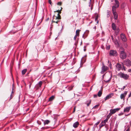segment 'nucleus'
<instances>
[{"mask_svg": "<svg viewBox=\"0 0 131 131\" xmlns=\"http://www.w3.org/2000/svg\"><path fill=\"white\" fill-rule=\"evenodd\" d=\"M118 75L121 78H123L125 80H127L129 77L128 75L121 72L119 73L118 74Z\"/></svg>", "mask_w": 131, "mask_h": 131, "instance_id": "1", "label": "nucleus"}, {"mask_svg": "<svg viewBox=\"0 0 131 131\" xmlns=\"http://www.w3.org/2000/svg\"><path fill=\"white\" fill-rule=\"evenodd\" d=\"M122 51H121L120 54V56L121 58L122 59H125L126 57V55L124 52V48H122Z\"/></svg>", "mask_w": 131, "mask_h": 131, "instance_id": "2", "label": "nucleus"}, {"mask_svg": "<svg viewBox=\"0 0 131 131\" xmlns=\"http://www.w3.org/2000/svg\"><path fill=\"white\" fill-rule=\"evenodd\" d=\"M109 54L111 56H116L117 55V52L115 50H111L110 51Z\"/></svg>", "mask_w": 131, "mask_h": 131, "instance_id": "3", "label": "nucleus"}, {"mask_svg": "<svg viewBox=\"0 0 131 131\" xmlns=\"http://www.w3.org/2000/svg\"><path fill=\"white\" fill-rule=\"evenodd\" d=\"M127 91H125L124 93L122 94L120 96L121 99H123V101H124L125 98L127 95Z\"/></svg>", "mask_w": 131, "mask_h": 131, "instance_id": "4", "label": "nucleus"}, {"mask_svg": "<svg viewBox=\"0 0 131 131\" xmlns=\"http://www.w3.org/2000/svg\"><path fill=\"white\" fill-rule=\"evenodd\" d=\"M124 63L125 65L128 67H129L131 66V61L129 59L125 60L124 61Z\"/></svg>", "mask_w": 131, "mask_h": 131, "instance_id": "5", "label": "nucleus"}, {"mask_svg": "<svg viewBox=\"0 0 131 131\" xmlns=\"http://www.w3.org/2000/svg\"><path fill=\"white\" fill-rule=\"evenodd\" d=\"M113 93H110L108 95H107L104 98V100L106 101L107 100L109 99L110 98H111L112 96L113 95Z\"/></svg>", "mask_w": 131, "mask_h": 131, "instance_id": "6", "label": "nucleus"}, {"mask_svg": "<svg viewBox=\"0 0 131 131\" xmlns=\"http://www.w3.org/2000/svg\"><path fill=\"white\" fill-rule=\"evenodd\" d=\"M108 69V67L104 65H103L102 67V71L101 72V74H103L104 72L106 71Z\"/></svg>", "mask_w": 131, "mask_h": 131, "instance_id": "7", "label": "nucleus"}, {"mask_svg": "<svg viewBox=\"0 0 131 131\" xmlns=\"http://www.w3.org/2000/svg\"><path fill=\"white\" fill-rule=\"evenodd\" d=\"M116 69L117 71H119L122 69V66L119 63H117L116 65Z\"/></svg>", "mask_w": 131, "mask_h": 131, "instance_id": "8", "label": "nucleus"}, {"mask_svg": "<svg viewBox=\"0 0 131 131\" xmlns=\"http://www.w3.org/2000/svg\"><path fill=\"white\" fill-rule=\"evenodd\" d=\"M121 37L122 40L123 41H126V38L125 35L122 34L121 35Z\"/></svg>", "mask_w": 131, "mask_h": 131, "instance_id": "9", "label": "nucleus"}, {"mask_svg": "<svg viewBox=\"0 0 131 131\" xmlns=\"http://www.w3.org/2000/svg\"><path fill=\"white\" fill-rule=\"evenodd\" d=\"M89 32L88 30H86L83 35L82 37L84 39H85L86 37L88 34Z\"/></svg>", "mask_w": 131, "mask_h": 131, "instance_id": "10", "label": "nucleus"}, {"mask_svg": "<svg viewBox=\"0 0 131 131\" xmlns=\"http://www.w3.org/2000/svg\"><path fill=\"white\" fill-rule=\"evenodd\" d=\"M130 108H131L130 106L126 107V108H124V112H128L130 110Z\"/></svg>", "mask_w": 131, "mask_h": 131, "instance_id": "11", "label": "nucleus"}, {"mask_svg": "<svg viewBox=\"0 0 131 131\" xmlns=\"http://www.w3.org/2000/svg\"><path fill=\"white\" fill-rule=\"evenodd\" d=\"M111 115H112L111 114V113H109L107 116L106 119L104 120V122L106 123L107 122L108 119L110 118Z\"/></svg>", "mask_w": 131, "mask_h": 131, "instance_id": "12", "label": "nucleus"}, {"mask_svg": "<svg viewBox=\"0 0 131 131\" xmlns=\"http://www.w3.org/2000/svg\"><path fill=\"white\" fill-rule=\"evenodd\" d=\"M115 6H116V7H118L119 5V2L117 0H115Z\"/></svg>", "mask_w": 131, "mask_h": 131, "instance_id": "13", "label": "nucleus"}, {"mask_svg": "<svg viewBox=\"0 0 131 131\" xmlns=\"http://www.w3.org/2000/svg\"><path fill=\"white\" fill-rule=\"evenodd\" d=\"M79 125V123L77 121L74 123L73 125V126L75 128L77 127Z\"/></svg>", "mask_w": 131, "mask_h": 131, "instance_id": "14", "label": "nucleus"}, {"mask_svg": "<svg viewBox=\"0 0 131 131\" xmlns=\"http://www.w3.org/2000/svg\"><path fill=\"white\" fill-rule=\"evenodd\" d=\"M112 29L114 31H115L116 30V25L114 23L112 24Z\"/></svg>", "mask_w": 131, "mask_h": 131, "instance_id": "15", "label": "nucleus"}, {"mask_svg": "<svg viewBox=\"0 0 131 131\" xmlns=\"http://www.w3.org/2000/svg\"><path fill=\"white\" fill-rule=\"evenodd\" d=\"M116 6H113L112 7V11L113 13H116V8H117Z\"/></svg>", "mask_w": 131, "mask_h": 131, "instance_id": "16", "label": "nucleus"}, {"mask_svg": "<svg viewBox=\"0 0 131 131\" xmlns=\"http://www.w3.org/2000/svg\"><path fill=\"white\" fill-rule=\"evenodd\" d=\"M50 122V121L48 120H45L43 122L44 125H45L46 124H48Z\"/></svg>", "mask_w": 131, "mask_h": 131, "instance_id": "17", "label": "nucleus"}, {"mask_svg": "<svg viewBox=\"0 0 131 131\" xmlns=\"http://www.w3.org/2000/svg\"><path fill=\"white\" fill-rule=\"evenodd\" d=\"M114 16V19H117V14L116 13H113Z\"/></svg>", "mask_w": 131, "mask_h": 131, "instance_id": "18", "label": "nucleus"}, {"mask_svg": "<svg viewBox=\"0 0 131 131\" xmlns=\"http://www.w3.org/2000/svg\"><path fill=\"white\" fill-rule=\"evenodd\" d=\"M110 113H111V115H112V114H113L114 113H115L116 112L115 110L114 109H113L112 110H110Z\"/></svg>", "mask_w": 131, "mask_h": 131, "instance_id": "19", "label": "nucleus"}, {"mask_svg": "<svg viewBox=\"0 0 131 131\" xmlns=\"http://www.w3.org/2000/svg\"><path fill=\"white\" fill-rule=\"evenodd\" d=\"M59 13L57 14V16L56 17V18L55 19H61V16L59 15Z\"/></svg>", "mask_w": 131, "mask_h": 131, "instance_id": "20", "label": "nucleus"}, {"mask_svg": "<svg viewBox=\"0 0 131 131\" xmlns=\"http://www.w3.org/2000/svg\"><path fill=\"white\" fill-rule=\"evenodd\" d=\"M113 41L115 45H119L118 40L117 39H115Z\"/></svg>", "mask_w": 131, "mask_h": 131, "instance_id": "21", "label": "nucleus"}, {"mask_svg": "<svg viewBox=\"0 0 131 131\" xmlns=\"http://www.w3.org/2000/svg\"><path fill=\"white\" fill-rule=\"evenodd\" d=\"M54 96L53 95H52L50 97L49 99V101H52L54 99Z\"/></svg>", "mask_w": 131, "mask_h": 131, "instance_id": "22", "label": "nucleus"}, {"mask_svg": "<svg viewBox=\"0 0 131 131\" xmlns=\"http://www.w3.org/2000/svg\"><path fill=\"white\" fill-rule=\"evenodd\" d=\"M27 71V70L26 69H25L24 70H23L21 72L22 74L23 75Z\"/></svg>", "mask_w": 131, "mask_h": 131, "instance_id": "23", "label": "nucleus"}, {"mask_svg": "<svg viewBox=\"0 0 131 131\" xmlns=\"http://www.w3.org/2000/svg\"><path fill=\"white\" fill-rule=\"evenodd\" d=\"M12 86H13L12 90V92H11V94L10 97V99H11L12 98V94H13L14 93V92L13 91V88L14 87V85L13 84Z\"/></svg>", "mask_w": 131, "mask_h": 131, "instance_id": "24", "label": "nucleus"}, {"mask_svg": "<svg viewBox=\"0 0 131 131\" xmlns=\"http://www.w3.org/2000/svg\"><path fill=\"white\" fill-rule=\"evenodd\" d=\"M102 93L101 91H99V92L98 93H97V95L99 97H100L102 94Z\"/></svg>", "mask_w": 131, "mask_h": 131, "instance_id": "25", "label": "nucleus"}, {"mask_svg": "<svg viewBox=\"0 0 131 131\" xmlns=\"http://www.w3.org/2000/svg\"><path fill=\"white\" fill-rule=\"evenodd\" d=\"M115 34L116 35H117L118 33V32L119 31V29L117 28L115 30Z\"/></svg>", "mask_w": 131, "mask_h": 131, "instance_id": "26", "label": "nucleus"}, {"mask_svg": "<svg viewBox=\"0 0 131 131\" xmlns=\"http://www.w3.org/2000/svg\"><path fill=\"white\" fill-rule=\"evenodd\" d=\"M80 31L79 30H77L76 31V35H76L77 36H79V33Z\"/></svg>", "mask_w": 131, "mask_h": 131, "instance_id": "27", "label": "nucleus"}, {"mask_svg": "<svg viewBox=\"0 0 131 131\" xmlns=\"http://www.w3.org/2000/svg\"><path fill=\"white\" fill-rule=\"evenodd\" d=\"M98 18V15H96L95 17V21H97V23H98L99 22V21L97 20V19Z\"/></svg>", "mask_w": 131, "mask_h": 131, "instance_id": "28", "label": "nucleus"}, {"mask_svg": "<svg viewBox=\"0 0 131 131\" xmlns=\"http://www.w3.org/2000/svg\"><path fill=\"white\" fill-rule=\"evenodd\" d=\"M105 122H104L103 123V124H102V123H101L100 125V128H101L102 127L104 126L105 124Z\"/></svg>", "mask_w": 131, "mask_h": 131, "instance_id": "29", "label": "nucleus"}, {"mask_svg": "<svg viewBox=\"0 0 131 131\" xmlns=\"http://www.w3.org/2000/svg\"><path fill=\"white\" fill-rule=\"evenodd\" d=\"M110 11L108 10L107 11V17H110Z\"/></svg>", "mask_w": 131, "mask_h": 131, "instance_id": "30", "label": "nucleus"}, {"mask_svg": "<svg viewBox=\"0 0 131 131\" xmlns=\"http://www.w3.org/2000/svg\"><path fill=\"white\" fill-rule=\"evenodd\" d=\"M57 20H57L56 21L52 20V23L54 22V23H55L57 24L60 21V20H59V19H57Z\"/></svg>", "mask_w": 131, "mask_h": 131, "instance_id": "31", "label": "nucleus"}, {"mask_svg": "<svg viewBox=\"0 0 131 131\" xmlns=\"http://www.w3.org/2000/svg\"><path fill=\"white\" fill-rule=\"evenodd\" d=\"M100 122L99 121L98 122L96 123L94 125V126L96 127H97V125Z\"/></svg>", "mask_w": 131, "mask_h": 131, "instance_id": "32", "label": "nucleus"}, {"mask_svg": "<svg viewBox=\"0 0 131 131\" xmlns=\"http://www.w3.org/2000/svg\"><path fill=\"white\" fill-rule=\"evenodd\" d=\"M99 106V105H96L95 106H94L93 108L95 109L96 108L98 107Z\"/></svg>", "mask_w": 131, "mask_h": 131, "instance_id": "33", "label": "nucleus"}, {"mask_svg": "<svg viewBox=\"0 0 131 131\" xmlns=\"http://www.w3.org/2000/svg\"><path fill=\"white\" fill-rule=\"evenodd\" d=\"M116 112L117 111H118L120 109V108H117L115 109H114Z\"/></svg>", "mask_w": 131, "mask_h": 131, "instance_id": "34", "label": "nucleus"}, {"mask_svg": "<svg viewBox=\"0 0 131 131\" xmlns=\"http://www.w3.org/2000/svg\"><path fill=\"white\" fill-rule=\"evenodd\" d=\"M116 112L117 111H118L120 109V108H117L115 109H114Z\"/></svg>", "mask_w": 131, "mask_h": 131, "instance_id": "35", "label": "nucleus"}, {"mask_svg": "<svg viewBox=\"0 0 131 131\" xmlns=\"http://www.w3.org/2000/svg\"><path fill=\"white\" fill-rule=\"evenodd\" d=\"M42 82L41 81H40L39 83H38V84H39V85L40 86H41L42 85Z\"/></svg>", "mask_w": 131, "mask_h": 131, "instance_id": "36", "label": "nucleus"}, {"mask_svg": "<svg viewBox=\"0 0 131 131\" xmlns=\"http://www.w3.org/2000/svg\"><path fill=\"white\" fill-rule=\"evenodd\" d=\"M91 103V100H90L89 102L88 103H87V105L88 106H89V105Z\"/></svg>", "mask_w": 131, "mask_h": 131, "instance_id": "37", "label": "nucleus"}, {"mask_svg": "<svg viewBox=\"0 0 131 131\" xmlns=\"http://www.w3.org/2000/svg\"><path fill=\"white\" fill-rule=\"evenodd\" d=\"M122 70H124V71H125L126 70L125 67L123 66V68H122Z\"/></svg>", "mask_w": 131, "mask_h": 131, "instance_id": "38", "label": "nucleus"}, {"mask_svg": "<svg viewBox=\"0 0 131 131\" xmlns=\"http://www.w3.org/2000/svg\"><path fill=\"white\" fill-rule=\"evenodd\" d=\"M61 9L60 10H59L56 11H54V12H58L59 13H61Z\"/></svg>", "mask_w": 131, "mask_h": 131, "instance_id": "39", "label": "nucleus"}, {"mask_svg": "<svg viewBox=\"0 0 131 131\" xmlns=\"http://www.w3.org/2000/svg\"><path fill=\"white\" fill-rule=\"evenodd\" d=\"M109 67H110V68L111 69V68H112V64H111V63H109Z\"/></svg>", "mask_w": 131, "mask_h": 131, "instance_id": "40", "label": "nucleus"}, {"mask_svg": "<svg viewBox=\"0 0 131 131\" xmlns=\"http://www.w3.org/2000/svg\"><path fill=\"white\" fill-rule=\"evenodd\" d=\"M125 86H123V88H121V90H124V89H125Z\"/></svg>", "mask_w": 131, "mask_h": 131, "instance_id": "41", "label": "nucleus"}, {"mask_svg": "<svg viewBox=\"0 0 131 131\" xmlns=\"http://www.w3.org/2000/svg\"><path fill=\"white\" fill-rule=\"evenodd\" d=\"M77 36L76 35H75V36H74V40H76V37H77Z\"/></svg>", "mask_w": 131, "mask_h": 131, "instance_id": "42", "label": "nucleus"}, {"mask_svg": "<svg viewBox=\"0 0 131 131\" xmlns=\"http://www.w3.org/2000/svg\"><path fill=\"white\" fill-rule=\"evenodd\" d=\"M96 127L95 126H94L93 127V128H92V130L93 131H94L95 130V128Z\"/></svg>", "mask_w": 131, "mask_h": 131, "instance_id": "43", "label": "nucleus"}, {"mask_svg": "<svg viewBox=\"0 0 131 131\" xmlns=\"http://www.w3.org/2000/svg\"><path fill=\"white\" fill-rule=\"evenodd\" d=\"M93 97L94 98H96L97 97V95L96 94H94L93 95Z\"/></svg>", "mask_w": 131, "mask_h": 131, "instance_id": "44", "label": "nucleus"}, {"mask_svg": "<svg viewBox=\"0 0 131 131\" xmlns=\"http://www.w3.org/2000/svg\"><path fill=\"white\" fill-rule=\"evenodd\" d=\"M131 96V91L129 94L128 95V97H129Z\"/></svg>", "mask_w": 131, "mask_h": 131, "instance_id": "45", "label": "nucleus"}, {"mask_svg": "<svg viewBox=\"0 0 131 131\" xmlns=\"http://www.w3.org/2000/svg\"><path fill=\"white\" fill-rule=\"evenodd\" d=\"M111 38H112V40L113 41H114V37H113V36H111Z\"/></svg>", "mask_w": 131, "mask_h": 131, "instance_id": "46", "label": "nucleus"}, {"mask_svg": "<svg viewBox=\"0 0 131 131\" xmlns=\"http://www.w3.org/2000/svg\"><path fill=\"white\" fill-rule=\"evenodd\" d=\"M58 5H60L61 4V3L60 2H58Z\"/></svg>", "mask_w": 131, "mask_h": 131, "instance_id": "47", "label": "nucleus"}, {"mask_svg": "<svg viewBox=\"0 0 131 131\" xmlns=\"http://www.w3.org/2000/svg\"><path fill=\"white\" fill-rule=\"evenodd\" d=\"M123 114V113H120L119 114H118L119 115H122Z\"/></svg>", "mask_w": 131, "mask_h": 131, "instance_id": "48", "label": "nucleus"}, {"mask_svg": "<svg viewBox=\"0 0 131 131\" xmlns=\"http://www.w3.org/2000/svg\"><path fill=\"white\" fill-rule=\"evenodd\" d=\"M54 122H56V120H57L56 118H54Z\"/></svg>", "mask_w": 131, "mask_h": 131, "instance_id": "49", "label": "nucleus"}, {"mask_svg": "<svg viewBox=\"0 0 131 131\" xmlns=\"http://www.w3.org/2000/svg\"><path fill=\"white\" fill-rule=\"evenodd\" d=\"M75 107H74V110H73V113H74L75 112Z\"/></svg>", "mask_w": 131, "mask_h": 131, "instance_id": "50", "label": "nucleus"}, {"mask_svg": "<svg viewBox=\"0 0 131 131\" xmlns=\"http://www.w3.org/2000/svg\"><path fill=\"white\" fill-rule=\"evenodd\" d=\"M49 2L50 4H51V0H49Z\"/></svg>", "mask_w": 131, "mask_h": 131, "instance_id": "51", "label": "nucleus"}, {"mask_svg": "<svg viewBox=\"0 0 131 131\" xmlns=\"http://www.w3.org/2000/svg\"><path fill=\"white\" fill-rule=\"evenodd\" d=\"M91 0H90V2H89V3L90 4L89 5V6H90V4L91 3Z\"/></svg>", "mask_w": 131, "mask_h": 131, "instance_id": "52", "label": "nucleus"}, {"mask_svg": "<svg viewBox=\"0 0 131 131\" xmlns=\"http://www.w3.org/2000/svg\"><path fill=\"white\" fill-rule=\"evenodd\" d=\"M126 131H130V129L129 128H128Z\"/></svg>", "mask_w": 131, "mask_h": 131, "instance_id": "53", "label": "nucleus"}, {"mask_svg": "<svg viewBox=\"0 0 131 131\" xmlns=\"http://www.w3.org/2000/svg\"><path fill=\"white\" fill-rule=\"evenodd\" d=\"M128 71L129 72H130L131 73V69H129L128 70Z\"/></svg>", "mask_w": 131, "mask_h": 131, "instance_id": "54", "label": "nucleus"}, {"mask_svg": "<svg viewBox=\"0 0 131 131\" xmlns=\"http://www.w3.org/2000/svg\"><path fill=\"white\" fill-rule=\"evenodd\" d=\"M110 81L109 80H107L106 81V83H108V82H109Z\"/></svg>", "mask_w": 131, "mask_h": 131, "instance_id": "55", "label": "nucleus"}, {"mask_svg": "<svg viewBox=\"0 0 131 131\" xmlns=\"http://www.w3.org/2000/svg\"><path fill=\"white\" fill-rule=\"evenodd\" d=\"M20 95H19V99H20Z\"/></svg>", "mask_w": 131, "mask_h": 131, "instance_id": "56", "label": "nucleus"}, {"mask_svg": "<svg viewBox=\"0 0 131 131\" xmlns=\"http://www.w3.org/2000/svg\"><path fill=\"white\" fill-rule=\"evenodd\" d=\"M31 84H30L29 85V89H30V87H31Z\"/></svg>", "mask_w": 131, "mask_h": 131, "instance_id": "57", "label": "nucleus"}, {"mask_svg": "<svg viewBox=\"0 0 131 131\" xmlns=\"http://www.w3.org/2000/svg\"><path fill=\"white\" fill-rule=\"evenodd\" d=\"M111 77L110 78H109V80L110 81V80H111Z\"/></svg>", "mask_w": 131, "mask_h": 131, "instance_id": "58", "label": "nucleus"}, {"mask_svg": "<svg viewBox=\"0 0 131 131\" xmlns=\"http://www.w3.org/2000/svg\"><path fill=\"white\" fill-rule=\"evenodd\" d=\"M86 50V49H85V48H84V51H85Z\"/></svg>", "mask_w": 131, "mask_h": 131, "instance_id": "59", "label": "nucleus"}, {"mask_svg": "<svg viewBox=\"0 0 131 131\" xmlns=\"http://www.w3.org/2000/svg\"><path fill=\"white\" fill-rule=\"evenodd\" d=\"M49 19V18H48L46 20V21H48Z\"/></svg>", "mask_w": 131, "mask_h": 131, "instance_id": "60", "label": "nucleus"}, {"mask_svg": "<svg viewBox=\"0 0 131 131\" xmlns=\"http://www.w3.org/2000/svg\"><path fill=\"white\" fill-rule=\"evenodd\" d=\"M86 47V46H84V48H85Z\"/></svg>", "mask_w": 131, "mask_h": 131, "instance_id": "61", "label": "nucleus"}, {"mask_svg": "<svg viewBox=\"0 0 131 131\" xmlns=\"http://www.w3.org/2000/svg\"><path fill=\"white\" fill-rule=\"evenodd\" d=\"M45 127H42V128H41V129H45Z\"/></svg>", "mask_w": 131, "mask_h": 131, "instance_id": "62", "label": "nucleus"}, {"mask_svg": "<svg viewBox=\"0 0 131 131\" xmlns=\"http://www.w3.org/2000/svg\"><path fill=\"white\" fill-rule=\"evenodd\" d=\"M94 29H95L96 28V26H95L94 27Z\"/></svg>", "mask_w": 131, "mask_h": 131, "instance_id": "63", "label": "nucleus"}, {"mask_svg": "<svg viewBox=\"0 0 131 131\" xmlns=\"http://www.w3.org/2000/svg\"><path fill=\"white\" fill-rule=\"evenodd\" d=\"M41 120L43 122H44V120H43L42 119H41Z\"/></svg>", "mask_w": 131, "mask_h": 131, "instance_id": "64", "label": "nucleus"}]
</instances>
